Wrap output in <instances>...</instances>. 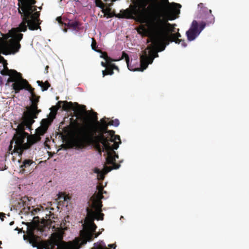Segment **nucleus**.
Masks as SVG:
<instances>
[{
  "label": "nucleus",
  "mask_w": 249,
  "mask_h": 249,
  "mask_svg": "<svg viewBox=\"0 0 249 249\" xmlns=\"http://www.w3.org/2000/svg\"><path fill=\"white\" fill-rule=\"evenodd\" d=\"M181 5L175 2L170 3L168 0H160L159 13L152 14L146 9H143L138 17L141 23L147 24L148 29L154 33L157 41L164 43L166 41L175 42L183 47L187 46L184 40L179 39L181 36L178 33L168 34L166 27L173 26L168 20L176 19L180 14Z\"/></svg>",
  "instance_id": "f257e3e1"
},
{
  "label": "nucleus",
  "mask_w": 249,
  "mask_h": 249,
  "mask_svg": "<svg viewBox=\"0 0 249 249\" xmlns=\"http://www.w3.org/2000/svg\"><path fill=\"white\" fill-rule=\"evenodd\" d=\"M92 120L95 122L94 124L75 127L71 140L72 147L80 150L93 144L98 149H100L99 142L110 140V142L119 141L121 142L120 137L115 135L114 130H109L107 129L109 125L118 126L120 124L118 119L107 122L109 119L105 117L101 119L100 122H98L97 114L94 112Z\"/></svg>",
  "instance_id": "f03ea898"
},
{
  "label": "nucleus",
  "mask_w": 249,
  "mask_h": 249,
  "mask_svg": "<svg viewBox=\"0 0 249 249\" xmlns=\"http://www.w3.org/2000/svg\"><path fill=\"white\" fill-rule=\"evenodd\" d=\"M22 89L27 90L31 93L30 101L32 104L30 106L26 107L27 110L23 112L22 117L35 121L34 119L37 118L38 114L41 111V109H38V103L40 96L36 95L34 91L35 89L25 79L17 87L16 86L14 90L15 93H18Z\"/></svg>",
  "instance_id": "7ed1b4c3"
},
{
  "label": "nucleus",
  "mask_w": 249,
  "mask_h": 249,
  "mask_svg": "<svg viewBox=\"0 0 249 249\" xmlns=\"http://www.w3.org/2000/svg\"><path fill=\"white\" fill-rule=\"evenodd\" d=\"M87 210L88 217L85 219V224L83 225V229L80 231L82 244H86L87 242L91 241L94 238L98 236V234L94 235L97 226L94 223V220L95 219L103 220L104 218L103 213H95L89 208H87Z\"/></svg>",
  "instance_id": "20e7f679"
},
{
  "label": "nucleus",
  "mask_w": 249,
  "mask_h": 249,
  "mask_svg": "<svg viewBox=\"0 0 249 249\" xmlns=\"http://www.w3.org/2000/svg\"><path fill=\"white\" fill-rule=\"evenodd\" d=\"M35 122L21 118V122L17 125V128L15 129L16 133L12 139L15 144L11 154L14 152L18 153L19 156L22 155L23 151L26 150L24 149V145L26 144L25 141L28 136V133L25 131V129L27 128L31 130L32 125Z\"/></svg>",
  "instance_id": "39448f33"
},
{
  "label": "nucleus",
  "mask_w": 249,
  "mask_h": 249,
  "mask_svg": "<svg viewBox=\"0 0 249 249\" xmlns=\"http://www.w3.org/2000/svg\"><path fill=\"white\" fill-rule=\"evenodd\" d=\"M148 1V0H132L133 4L130 5L129 8L121 11V14H118L117 17L127 19H134L140 22L138 20V17L143 9H146L152 14L159 13L160 10L159 4L160 2V0H159L156 8L153 10H150L149 7H145L147 4Z\"/></svg>",
  "instance_id": "423d86ee"
},
{
  "label": "nucleus",
  "mask_w": 249,
  "mask_h": 249,
  "mask_svg": "<svg viewBox=\"0 0 249 249\" xmlns=\"http://www.w3.org/2000/svg\"><path fill=\"white\" fill-rule=\"evenodd\" d=\"M110 140H104L103 141L99 142V145L100 146V149H98L95 144V148L98 150V152L101 154L102 152L106 151L107 154L106 158L107 163L108 164H113V168L114 169H118L120 165L115 163L116 159H118L119 156L113 150L114 149H117L119 147V144L121 142L119 141H114L112 142L113 144L111 145Z\"/></svg>",
  "instance_id": "0eeeda50"
},
{
  "label": "nucleus",
  "mask_w": 249,
  "mask_h": 249,
  "mask_svg": "<svg viewBox=\"0 0 249 249\" xmlns=\"http://www.w3.org/2000/svg\"><path fill=\"white\" fill-rule=\"evenodd\" d=\"M23 36V35L20 34L16 35L15 38H11L8 40L0 41V54H14L18 52L21 48L20 41Z\"/></svg>",
  "instance_id": "6e6552de"
},
{
  "label": "nucleus",
  "mask_w": 249,
  "mask_h": 249,
  "mask_svg": "<svg viewBox=\"0 0 249 249\" xmlns=\"http://www.w3.org/2000/svg\"><path fill=\"white\" fill-rule=\"evenodd\" d=\"M0 60H3V69L0 71V73L2 75H9V77L8 78L7 83H13L12 87L13 89H15V87H17L24 79L22 77L21 73L18 72L15 70H9L7 67V63L6 60L0 59Z\"/></svg>",
  "instance_id": "1a4fd4ad"
},
{
  "label": "nucleus",
  "mask_w": 249,
  "mask_h": 249,
  "mask_svg": "<svg viewBox=\"0 0 249 249\" xmlns=\"http://www.w3.org/2000/svg\"><path fill=\"white\" fill-rule=\"evenodd\" d=\"M36 8H32L30 4L27 3H25L22 6L20 7V10L18 9V12L20 16H27L29 20H32L35 23V26H36L37 30L40 29L39 22V13L38 12H36Z\"/></svg>",
  "instance_id": "9d476101"
},
{
  "label": "nucleus",
  "mask_w": 249,
  "mask_h": 249,
  "mask_svg": "<svg viewBox=\"0 0 249 249\" xmlns=\"http://www.w3.org/2000/svg\"><path fill=\"white\" fill-rule=\"evenodd\" d=\"M158 53L152 49L151 47L147 48L143 52L140 56L141 67L137 69L138 71H143L145 70L149 64H152L155 58L158 57Z\"/></svg>",
  "instance_id": "9b49d317"
},
{
  "label": "nucleus",
  "mask_w": 249,
  "mask_h": 249,
  "mask_svg": "<svg viewBox=\"0 0 249 249\" xmlns=\"http://www.w3.org/2000/svg\"><path fill=\"white\" fill-rule=\"evenodd\" d=\"M22 18V22L17 28H13L12 32H15L16 34H20V32H25L27 30V27L30 30H36V26L32 20H29L27 16H21Z\"/></svg>",
  "instance_id": "f8f14e48"
},
{
  "label": "nucleus",
  "mask_w": 249,
  "mask_h": 249,
  "mask_svg": "<svg viewBox=\"0 0 249 249\" xmlns=\"http://www.w3.org/2000/svg\"><path fill=\"white\" fill-rule=\"evenodd\" d=\"M202 30V23L199 24L196 20H193L190 29L186 33L187 39L190 41L194 40L198 36Z\"/></svg>",
  "instance_id": "ddd939ff"
},
{
  "label": "nucleus",
  "mask_w": 249,
  "mask_h": 249,
  "mask_svg": "<svg viewBox=\"0 0 249 249\" xmlns=\"http://www.w3.org/2000/svg\"><path fill=\"white\" fill-rule=\"evenodd\" d=\"M30 203L28 197L24 196L22 197L16 204L17 209L20 210V213L22 214H28L30 211Z\"/></svg>",
  "instance_id": "4468645a"
},
{
  "label": "nucleus",
  "mask_w": 249,
  "mask_h": 249,
  "mask_svg": "<svg viewBox=\"0 0 249 249\" xmlns=\"http://www.w3.org/2000/svg\"><path fill=\"white\" fill-rule=\"evenodd\" d=\"M215 18L212 14V10L203 6V29L214 23Z\"/></svg>",
  "instance_id": "2eb2a0df"
},
{
  "label": "nucleus",
  "mask_w": 249,
  "mask_h": 249,
  "mask_svg": "<svg viewBox=\"0 0 249 249\" xmlns=\"http://www.w3.org/2000/svg\"><path fill=\"white\" fill-rule=\"evenodd\" d=\"M65 247L59 244L58 241L56 240L46 241L37 247V249H59V247Z\"/></svg>",
  "instance_id": "dca6fc26"
},
{
  "label": "nucleus",
  "mask_w": 249,
  "mask_h": 249,
  "mask_svg": "<svg viewBox=\"0 0 249 249\" xmlns=\"http://www.w3.org/2000/svg\"><path fill=\"white\" fill-rule=\"evenodd\" d=\"M41 140V137H39L36 135L31 134L29 135L27 137V142L24 145V149H29L33 145L39 142Z\"/></svg>",
  "instance_id": "f3484780"
},
{
  "label": "nucleus",
  "mask_w": 249,
  "mask_h": 249,
  "mask_svg": "<svg viewBox=\"0 0 249 249\" xmlns=\"http://www.w3.org/2000/svg\"><path fill=\"white\" fill-rule=\"evenodd\" d=\"M63 23L65 26L75 30H79L80 29V26H81V24L79 21L70 20L68 18L64 19Z\"/></svg>",
  "instance_id": "a211bd4d"
},
{
  "label": "nucleus",
  "mask_w": 249,
  "mask_h": 249,
  "mask_svg": "<svg viewBox=\"0 0 249 249\" xmlns=\"http://www.w3.org/2000/svg\"><path fill=\"white\" fill-rule=\"evenodd\" d=\"M93 200L92 202V207L95 210L94 211L95 213H101V209L102 207L101 199L103 198V197H92Z\"/></svg>",
  "instance_id": "6ab92c4d"
},
{
  "label": "nucleus",
  "mask_w": 249,
  "mask_h": 249,
  "mask_svg": "<svg viewBox=\"0 0 249 249\" xmlns=\"http://www.w3.org/2000/svg\"><path fill=\"white\" fill-rule=\"evenodd\" d=\"M34 163V162L32 160L26 159L24 160L22 162V164L20 166L21 168L20 172L24 173L26 170H29L30 167Z\"/></svg>",
  "instance_id": "aec40b11"
},
{
  "label": "nucleus",
  "mask_w": 249,
  "mask_h": 249,
  "mask_svg": "<svg viewBox=\"0 0 249 249\" xmlns=\"http://www.w3.org/2000/svg\"><path fill=\"white\" fill-rule=\"evenodd\" d=\"M55 115H52L50 118L43 119L41 122V126L43 127L46 130H48L49 126L51 124Z\"/></svg>",
  "instance_id": "412c9836"
},
{
  "label": "nucleus",
  "mask_w": 249,
  "mask_h": 249,
  "mask_svg": "<svg viewBox=\"0 0 249 249\" xmlns=\"http://www.w3.org/2000/svg\"><path fill=\"white\" fill-rule=\"evenodd\" d=\"M118 70V67L115 64H110L106 68V70L102 71L103 76L107 75H112L114 73L113 70Z\"/></svg>",
  "instance_id": "4be33fe9"
},
{
  "label": "nucleus",
  "mask_w": 249,
  "mask_h": 249,
  "mask_svg": "<svg viewBox=\"0 0 249 249\" xmlns=\"http://www.w3.org/2000/svg\"><path fill=\"white\" fill-rule=\"evenodd\" d=\"M61 104H62L63 109L64 110H70L71 109H73V104L71 102H68L67 101H59L58 102V105L59 107H61Z\"/></svg>",
  "instance_id": "5701e85b"
},
{
  "label": "nucleus",
  "mask_w": 249,
  "mask_h": 249,
  "mask_svg": "<svg viewBox=\"0 0 249 249\" xmlns=\"http://www.w3.org/2000/svg\"><path fill=\"white\" fill-rule=\"evenodd\" d=\"M150 32L152 34V36H153V39L154 40L155 42L156 43H157V44H159V45H160V51H163L165 49L166 46L168 45L169 43V42H170V41H167L165 42L164 43L159 42L157 41V40L156 39V38H155V35H154V33L153 32Z\"/></svg>",
  "instance_id": "b1692460"
},
{
  "label": "nucleus",
  "mask_w": 249,
  "mask_h": 249,
  "mask_svg": "<svg viewBox=\"0 0 249 249\" xmlns=\"http://www.w3.org/2000/svg\"><path fill=\"white\" fill-rule=\"evenodd\" d=\"M37 83L38 86H40L42 91L47 90L48 88L51 86V85L48 81H46L45 82L42 81H37Z\"/></svg>",
  "instance_id": "393cba45"
},
{
  "label": "nucleus",
  "mask_w": 249,
  "mask_h": 249,
  "mask_svg": "<svg viewBox=\"0 0 249 249\" xmlns=\"http://www.w3.org/2000/svg\"><path fill=\"white\" fill-rule=\"evenodd\" d=\"M47 131V130H46L43 127L40 126L36 129V133L35 134L39 136V137H41V136L44 135Z\"/></svg>",
  "instance_id": "a878e982"
},
{
  "label": "nucleus",
  "mask_w": 249,
  "mask_h": 249,
  "mask_svg": "<svg viewBox=\"0 0 249 249\" xmlns=\"http://www.w3.org/2000/svg\"><path fill=\"white\" fill-rule=\"evenodd\" d=\"M18 34H16L15 32H12V28L9 31L8 33L4 35L3 36V38L4 39V40H9L8 38L10 37L11 38H15L16 35Z\"/></svg>",
  "instance_id": "bb28decb"
},
{
  "label": "nucleus",
  "mask_w": 249,
  "mask_h": 249,
  "mask_svg": "<svg viewBox=\"0 0 249 249\" xmlns=\"http://www.w3.org/2000/svg\"><path fill=\"white\" fill-rule=\"evenodd\" d=\"M97 189L98 191V193L95 195V197H104L103 194V191H104V187L102 185H100L97 186Z\"/></svg>",
  "instance_id": "cd10ccee"
},
{
  "label": "nucleus",
  "mask_w": 249,
  "mask_h": 249,
  "mask_svg": "<svg viewBox=\"0 0 249 249\" xmlns=\"http://www.w3.org/2000/svg\"><path fill=\"white\" fill-rule=\"evenodd\" d=\"M57 200L59 203L65 202V193L60 192L57 195Z\"/></svg>",
  "instance_id": "c85d7f7f"
},
{
  "label": "nucleus",
  "mask_w": 249,
  "mask_h": 249,
  "mask_svg": "<svg viewBox=\"0 0 249 249\" xmlns=\"http://www.w3.org/2000/svg\"><path fill=\"white\" fill-rule=\"evenodd\" d=\"M122 57L125 58V60L126 61V63H127V67H128V69L130 70H131L130 69V68H129V57L127 53H125L123 52V54H122Z\"/></svg>",
  "instance_id": "c756f323"
},
{
  "label": "nucleus",
  "mask_w": 249,
  "mask_h": 249,
  "mask_svg": "<svg viewBox=\"0 0 249 249\" xmlns=\"http://www.w3.org/2000/svg\"><path fill=\"white\" fill-rule=\"evenodd\" d=\"M95 2L96 6L99 7L104 10L105 4L101 0H95Z\"/></svg>",
  "instance_id": "7c9ffc66"
},
{
  "label": "nucleus",
  "mask_w": 249,
  "mask_h": 249,
  "mask_svg": "<svg viewBox=\"0 0 249 249\" xmlns=\"http://www.w3.org/2000/svg\"><path fill=\"white\" fill-rule=\"evenodd\" d=\"M173 26L171 27H166V32L169 34V32H171L172 33L173 32H175V26H176V24H172Z\"/></svg>",
  "instance_id": "2f4dec72"
},
{
  "label": "nucleus",
  "mask_w": 249,
  "mask_h": 249,
  "mask_svg": "<svg viewBox=\"0 0 249 249\" xmlns=\"http://www.w3.org/2000/svg\"><path fill=\"white\" fill-rule=\"evenodd\" d=\"M92 49L97 52H98V51L96 49H97V43L96 40L94 38H92V43L91 45Z\"/></svg>",
  "instance_id": "473e14b6"
},
{
  "label": "nucleus",
  "mask_w": 249,
  "mask_h": 249,
  "mask_svg": "<svg viewBox=\"0 0 249 249\" xmlns=\"http://www.w3.org/2000/svg\"><path fill=\"white\" fill-rule=\"evenodd\" d=\"M106 173L104 171L101 172L100 173L97 174V178L99 180H103L105 178V175Z\"/></svg>",
  "instance_id": "72a5a7b5"
},
{
  "label": "nucleus",
  "mask_w": 249,
  "mask_h": 249,
  "mask_svg": "<svg viewBox=\"0 0 249 249\" xmlns=\"http://www.w3.org/2000/svg\"><path fill=\"white\" fill-rule=\"evenodd\" d=\"M112 169H114L113 168V164H112V166H105L103 171L105 172V173L107 174L108 172L111 171Z\"/></svg>",
  "instance_id": "f704fd0d"
},
{
  "label": "nucleus",
  "mask_w": 249,
  "mask_h": 249,
  "mask_svg": "<svg viewBox=\"0 0 249 249\" xmlns=\"http://www.w3.org/2000/svg\"><path fill=\"white\" fill-rule=\"evenodd\" d=\"M25 3H27V2L24 1V0H18V10H20V7H22ZM27 3H28L27 2Z\"/></svg>",
  "instance_id": "c9c22d12"
},
{
  "label": "nucleus",
  "mask_w": 249,
  "mask_h": 249,
  "mask_svg": "<svg viewBox=\"0 0 249 249\" xmlns=\"http://www.w3.org/2000/svg\"><path fill=\"white\" fill-rule=\"evenodd\" d=\"M64 19H67L66 18H62L61 17H58L56 18V20L58 21V22L62 25H64L63 22H64Z\"/></svg>",
  "instance_id": "e433bc0d"
},
{
  "label": "nucleus",
  "mask_w": 249,
  "mask_h": 249,
  "mask_svg": "<svg viewBox=\"0 0 249 249\" xmlns=\"http://www.w3.org/2000/svg\"><path fill=\"white\" fill-rule=\"evenodd\" d=\"M24 1L28 2L29 4L31 5V6L32 7V8H36V6H34L33 5L36 3V0H24Z\"/></svg>",
  "instance_id": "4c0bfd02"
},
{
  "label": "nucleus",
  "mask_w": 249,
  "mask_h": 249,
  "mask_svg": "<svg viewBox=\"0 0 249 249\" xmlns=\"http://www.w3.org/2000/svg\"><path fill=\"white\" fill-rule=\"evenodd\" d=\"M108 59H106L105 61H106V63H107L108 66H109V65L112 64L111 63V62L113 61V60L108 56Z\"/></svg>",
  "instance_id": "58836bf2"
},
{
  "label": "nucleus",
  "mask_w": 249,
  "mask_h": 249,
  "mask_svg": "<svg viewBox=\"0 0 249 249\" xmlns=\"http://www.w3.org/2000/svg\"><path fill=\"white\" fill-rule=\"evenodd\" d=\"M101 57L103 58L105 60L108 59L107 54L106 52L103 53Z\"/></svg>",
  "instance_id": "ea45409f"
},
{
  "label": "nucleus",
  "mask_w": 249,
  "mask_h": 249,
  "mask_svg": "<svg viewBox=\"0 0 249 249\" xmlns=\"http://www.w3.org/2000/svg\"><path fill=\"white\" fill-rule=\"evenodd\" d=\"M14 142V141H13V139L10 142V145L9 146V151H11L12 150V148H13V145H13V143Z\"/></svg>",
  "instance_id": "a19ab883"
},
{
  "label": "nucleus",
  "mask_w": 249,
  "mask_h": 249,
  "mask_svg": "<svg viewBox=\"0 0 249 249\" xmlns=\"http://www.w3.org/2000/svg\"><path fill=\"white\" fill-rule=\"evenodd\" d=\"M14 142V141H13V139L10 142V145L9 146V151H11L12 150V148H13V145H13V143Z\"/></svg>",
  "instance_id": "79ce46f5"
},
{
  "label": "nucleus",
  "mask_w": 249,
  "mask_h": 249,
  "mask_svg": "<svg viewBox=\"0 0 249 249\" xmlns=\"http://www.w3.org/2000/svg\"><path fill=\"white\" fill-rule=\"evenodd\" d=\"M93 172L95 173H96V174H98L99 173H100L102 171L99 168H98L97 167H96V168H95L94 169Z\"/></svg>",
  "instance_id": "37998d69"
},
{
  "label": "nucleus",
  "mask_w": 249,
  "mask_h": 249,
  "mask_svg": "<svg viewBox=\"0 0 249 249\" xmlns=\"http://www.w3.org/2000/svg\"><path fill=\"white\" fill-rule=\"evenodd\" d=\"M5 217V214L2 213H0V219L1 221L4 220V217Z\"/></svg>",
  "instance_id": "c03bdc74"
},
{
  "label": "nucleus",
  "mask_w": 249,
  "mask_h": 249,
  "mask_svg": "<svg viewBox=\"0 0 249 249\" xmlns=\"http://www.w3.org/2000/svg\"><path fill=\"white\" fill-rule=\"evenodd\" d=\"M71 199V197L65 194V202L68 201Z\"/></svg>",
  "instance_id": "a18cd8bd"
},
{
  "label": "nucleus",
  "mask_w": 249,
  "mask_h": 249,
  "mask_svg": "<svg viewBox=\"0 0 249 249\" xmlns=\"http://www.w3.org/2000/svg\"><path fill=\"white\" fill-rule=\"evenodd\" d=\"M108 247H109L110 248H112V249H115L116 247V246L115 244H109V245H108Z\"/></svg>",
  "instance_id": "49530a36"
},
{
  "label": "nucleus",
  "mask_w": 249,
  "mask_h": 249,
  "mask_svg": "<svg viewBox=\"0 0 249 249\" xmlns=\"http://www.w3.org/2000/svg\"><path fill=\"white\" fill-rule=\"evenodd\" d=\"M101 65L103 67H106V68H107L108 66V65L107 64V63H105V62H101Z\"/></svg>",
  "instance_id": "de8ad7c7"
},
{
  "label": "nucleus",
  "mask_w": 249,
  "mask_h": 249,
  "mask_svg": "<svg viewBox=\"0 0 249 249\" xmlns=\"http://www.w3.org/2000/svg\"><path fill=\"white\" fill-rule=\"evenodd\" d=\"M48 69H49V66H47L45 68V72L46 73H48Z\"/></svg>",
  "instance_id": "09e8293b"
},
{
  "label": "nucleus",
  "mask_w": 249,
  "mask_h": 249,
  "mask_svg": "<svg viewBox=\"0 0 249 249\" xmlns=\"http://www.w3.org/2000/svg\"><path fill=\"white\" fill-rule=\"evenodd\" d=\"M2 84V78L1 76H0V86Z\"/></svg>",
  "instance_id": "8fccbe9b"
},
{
  "label": "nucleus",
  "mask_w": 249,
  "mask_h": 249,
  "mask_svg": "<svg viewBox=\"0 0 249 249\" xmlns=\"http://www.w3.org/2000/svg\"><path fill=\"white\" fill-rule=\"evenodd\" d=\"M59 249H69L66 247H59Z\"/></svg>",
  "instance_id": "3c124183"
},
{
  "label": "nucleus",
  "mask_w": 249,
  "mask_h": 249,
  "mask_svg": "<svg viewBox=\"0 0 249 249\" xmlns=\"http://www.w3.org/2000/svg\"><path fill=\"white\" fill-rule=\"evenodd\" d=\"M106 10L107 12H109L110 11V8L109 7H107V8H106Z\"/></svg>",
  "instance_id": "603ef678"
},
{
  "label": "nucleus",
  "mask_w": 249,
  "mask_h": 249,
  "mask_svg": "<svg viewBox=\"0 0 249 249\" xmlns=\"http://www.w3.org/2000/svg\"><path fill=\"white\" fill-rule=\"evenodd\" d=\"M14 223V221H12V222H11L10 223V225H13Z\"/></svg>",
  "instance_id": "864d4df0"
},
{
  "label": "nucleus",
  "mask_w": 249,
  "mask_h": 249,
  "mask_svg": "<svg viewBox=\"0 0 249 249\" xmlns=\"http://www.w3.org/2000/svg\"><path fill=\"white\" fill-rule=\"evenodd\" d=\"M15 230L18 231L19 229L17 227L15 229Z\"/></svg>",
  "instance_id": "5fc2aeb1"
},
{
  "label": "nucleus",
  "mask_w": 249,
  "mask_h": 249,
  "mask_svg": "<svg viewBox=\"0 0 249 249\" xmlns=\"http://www.w3.org/2000/svg\"><path fill=\"white\" fill-rule=\"evenodd\" d=\"M64 32H66L67 31V29H65L64 30Z\"/></svg>",
  "instance_id": "6e6d98bb"
},
{
  "label": "nucleus",
  "mask_w": 249,
  "mask_h": 249,
  "mask_svg": "<svg viewBox=\"0 0 249 249\" xmlns=\"http://www.w3.org/2000/svg\"><path fill=\"white\" fill-rule=\"evenodd\" d=\"M201 5H202V3H200V4H198V6L200 7Z\"/></svg>",
  "instance_id": "4d7b16f0"
},
{
  "label": "nucleus",
  "mask_w": 249,
  "mask_h": 249,
  "mask_svg": "<svg viewBox=\"0 0 249 249\" xmlns=\"http://www.w3.org/2000/svg\"><path fill=\"white\" fill-rule=\"evenodd\" d=\"M34 211H35V212H36L37 210H36V209H35V210H34Z\"/></svg>",
  "instance_id": "13d9d810"
},
{
  "label": "nucleus",
  "mask_w": 249,
  "mask_h": 249,
  "mask_svg": "<svg viewBox=\"0 0 249 249\" xmlns=\"http://www.w3.org/2000/svg\"><path fill=\"white\" fill-rule=\"evenodd\" d=\"M103 193L106 194V191H104V192H103Z\"/></svg>",
  "instance_id": "bf43d9fd"
},
{
  "label": "nucleus",
  "mask_w": 249,
  "mask_h": 249,
  "mask_svg": "<svg viewBox=\"0 0 249 249\" xmlns=\"http://www.w3.org/2000/svg\"><path fill=\"white\" fill-rule=\"evenodd\" d=\"M2 244L1 241H0V245Z\"/></svg>",
  "instance_id": "052dcab7"
},
{
  "label": "nucleus",
  "mask_w": 249,
  "mask_h": 249,
  "mask_svg": "<svg viewBox=\"0 0 249 249\" xmlns=\"http://www.w3.org/2000/svg\"><path fill=\"white\" fill-rule=\"evenodd\" d=\"M113 1H116V0H112Z\"/></svg>",
  "instance_id": "680f3d73"
},
{
  "label": "nucleus",
  "mask_w": 249,
  "mask_h": 249,
  "mask_svg": "<svg viewBox=\"0 0 249 249\" xmlns=\"http://www.w3.org/2000/svg\"><path fill=\"white\" fill-rule=\"evenodd\" d=\"M32 213H33V214H35V213H34V212H32Z\"/></svg>",
  "instance_id": "e2e57ef3"
}]
</instances>
